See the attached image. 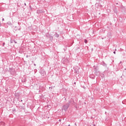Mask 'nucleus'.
I'll list each match as a JSON object with an SVG mask.
<instances>
[{
	"label": "nucleus",
	"instance_id": "f257e3e1",
	"mask_svg": "<svg viewBox=\"0 0 126 126\" xmlns=\"http://www.w3.org/2000/svg\"><path fill=\"white\" fill-rule=\"evenodd\" d=\"M80 68H79V67H78V66H76V67H74L73 69L74 70L75 73H76V74H78V73H79V69H80Z\"/></svg>",
	"mask_w": 126,
	"mask_h": 126
},
{
	"label": "nucleus",
	"instance_id": "f03ea898",
	"mask_svg": "<svg viewBox=\"0 0 126 126\" xmlns=\"http://www.w3.org/2000/svg\"><path fill=\"white\" fill-rule=\"evenodd\" d=\"M69 104H71L72 106H75V107L76 108V104L75 102H74V101L73 100V99L71 98L70 100H69Z\"/></svg>",
	"mask_w": 126,
	"mask_h": 126
},
{
	"label": "nucleus",
	"instance_id": "7ed1b4c3",
	"mask_svg": "<svg viewBox=\"0 0 126 126\" xmlns=\"http://www.w3.org/2000/svg\"><path fill=\"white\" fill-rule=\"evenodd\" d=\"M69 107V103H66L65 105H64L63 106V110H64V111H66L68 109Z\"/></svg>",
	"mask_w": 126,
	"mask_h": 126
},
{
	"label": "nucleus",
	"instance_id": "20e7f679",
	"mask_svg": "<svg viewBox=\"0 0 126 126\" xmlns=\"http://www.w3.org/2000/svg\"><path fill=\"white\" fill-rule=\"evenodd\" d=\"M36 12L37 13H44L45 11L42 10H37Z\"/></svg>",
	"mask_w": 126,
	"mask_h": 126
},
{
	"label": "nucleus",
	"instance_id": "39448f33",
	"mask_svg": "<svg viewBox=\"0 0 126 126\" xmlns=\"http://www.w3.org/2000/svg\"><path fill=\"white\" fill-rule=\"evenodd\" d=\"M55 37H56V38H59V37H60V35L59 34H58V33H56L54 34Z\"/></svg>",
	"mask_w": 126,
	"mask_h": 126
},
{
	"label": "nucleus",
	"instance_id": "423d86ee",
	"mask_svg": "<svg viewBox=\"0 0 126 126\" xmlns=\"http://www.w3.org/2000/svg\"><path fill=\"white\" fill-rule=\"evenodd\" d=\"M102 65H103V66H107V64L106 63L103 62Z\"/></svg>",
	"mask_w": 126,
	"mask_h": 126
},
{
	"label": "nucleus",
	"instance_id": "0eeeda50",
	"mask_svg": "<svg viewBox=\"0 0 126 126\" xmlns=\"http://www.w3.org/2000/svg\"><path fill=\"white\" fill-rule=\"evenodd\" d=\"M22 82H26L27 81L26 78H24L22 80Z\"/></svg>",
	"mask_w": 126,
	"mask_h": 126
},
{
	"label": "nucleus",
	"instance_id": "6e6552de",
	"mask_svg": "<svg viewBox=\"0 0 126 126\" xmlns=\"http://www.w3.org/2000/svg\"><path fill=\"white\" fill-rule=\"evenodd\" d=\"M114 11V12H115V13H117V12H118V11H117V8H115Z\"/></svg>",
	"mask_w": 126,
	"mask_h": 126
},
{
	"label": "nucleus",
	"instance_id": "1a4fd4ad",
	"mask_svg": "<svg viewBox=\"0 0 126 126\" xmlns=\"http://www.w3.org/2000/svg\"><path fill=\"white\" fill-rule=\"evenodd\" d=\"M85 44H87V43L88 42V41H87V39H85V41H84Z\"/></svg>",
	"mask_w": 126,
	"mask_h": 126
},
{
	"label": "nucleus",
	"instance_id": "9d476101",
	"mask_svg": "<svg viewBox=\"0 0 126 126\" xmlns=\"http://www.w3.org/2000/svg\"><path fill=\"white\" fill-rule=\"evenodd\" d=\"M4 45H5V43L4 42L3 43V45H2L3 47H4Z\"/></svg>",
	"mask_w": 126,
	"mask_h": 126
},
{
	"label": "nucleus",
	"instance_id": "9b49d317",
	"mask_svg": "<svg viewBox=\"0 0 126 126\" xmlns=\"http://www.w3.org/2000/svg\"><path fill=\"white\" fill-rule=\"evenodd\" d=\"M11 43H13V42H14V40H11Z\"/></svg>",
	"mask_w": 126,
	"mask_h": 126
},
{
	"label": "nucleus",
	"instance_id": "f8f14e48",
	"mask_svg": "<svg viewBox=\"0 0 126 126\" xmlns=\"http://www.w3.org/2000/svg\"><path fill=\"white\" fill-rule=\"evenodd\" d=\"M50 38L53 39V36H50Z\"/></svg>",
	"mask_w": 126,
	"mask_h": 126
},
{
	"label": "nucleus",
	"instance_id": "ddd939ff",
	"mask_svg": "<svg viewBox=\"0 0 126 126\" xmlns=\"http://www.w3.org/2000/svg\"><path fill=\"white\" fill-rule=\"evenodd\" d=\"M14 43H15V44H17V42L16 41H15V40H14Z\"/></svg>",
	"mask_w": 126,
	"mask_h": 126
},
{
	"label": "nucleus",
	"instance_id": "4468645a",
	"mask_svg": "<svg viewBox=\"0 0 126 126\" xmlns=\"http://www.w3.org/2000/svg\"><path fill=\"white\" fill-rule=\"evenodd\" d=\"M2 21H4V19L3 18V19H2Z\"/></svg>",
	"mask_w": 126,
	"mask_h": 126
},
{
	"label": "nucleus",
	"instance_id": "2eb2a0df",
	"mask_svg": "<svg viewBox=\"0 0 126 126\" xmlns=\"http://www.w3.org/2000/svg\"><path fill=\"white\" fill-rule=\"evenodd\" d=\"M1 26V24L0 22V27Z\"/></svg>",
	"mask_w": 126,
	"mask_h": 126
},
{
	"label": "nucleus",
	"instance_id": "dca6fc26",
	"mask_svg": "<svg viewBox=\"0 0 126 126\" xmlns=\"http://www.w3.org/2000/svg\"><path fill=\"white\" fill-rule=\"evenodd\" d=\"M113 54H116V51H114V52H113Z\"/></svg>",
	"mask_w": 126,
	"mask_h": 126
},
{
	"label": "nucleus",
	"instance_id": "f3484780",
	"mask_svg": "<svg viewBox=\"0 0 126 126\" xmlns=\"http://www.w3.org/2000/svg\"><path fill=\"white\" fill-rule=\"evenodd\" d=\"M28 57H29L28 55L26 56V58H28Z\"/></svg>",
	"mask_w": 126,
	"mask_h": 126
},
{
	"label": "nucleus",
	"instance_id": "a211bd4d",
	"mask_svg": "<svg viewBox=\"0 0 126 126\" xmlns=\"http://www.w3.org/2000/svg\"><path fill=\"white\" fill-rule=\"evenodd\" d=\"M59 121H60V122H62V120L60 119V120H59Z\"/></svg>",
	"mask_w": 126,
	"mask_h": 126
},
{
	"label": "nucleus",
	"instance_id": "6ab92c4d",
	"mask_svg": "<svg viewBox=\"0 0 126 126\" xmlns=\"http://www.w3.org/2000/svg\"><path fill=\"white\" fill-rule=\"evenodd\" d=\"M34 65L35 66H36V64H34Z\"/></svg>",
	"mask_w": 126,
	"mask_h": 126
},
{
	"label": "nucleus",
	"instance_id": "aec40b11",
	"mask_svg": "<svg viewBox=\"0 0 126 126\" xmlns=\"http://www.w3.org/2000/svg\"><path fill=\"white\" fill-rule=\"evenodd\" d=\"M74 84H76V82H74Z\"/></svg>",
	"mask_w": 126,
	"mask_h": 126
},
{
	"label": "nucleus",
	"instance_id": "412c9836",
	"mask_svg": "<svg viewBox=\"0 0 126 126\" xmlns=\"http://www.w3.org/2000/svg\"><path fill=\"white\" fill-rule=\"evenodd\" d=\"M25 5H26V3H25Z\"/></svg>",
	"mask_w": 126,
	"mask_h": 126
},
{
	"label": "nucleus",
	"instance_id": "4be33fe9",
	"mask_svg": "<svg viewBox=\"0 0 126 126\" xmlns=\"http://www.w3.org/2000/svg\"><path fill=\"white\" fill-rule=\"evenodd\" d=\"M95 126V124H94L93 126Z\"/></svg>",
	"mask_w": 126,
	"mask_h": 126
},
{
	"label": "nucleus",
	"instance_id": "5701e85b",
	"mask_svg": "<svg viewBox=\"0 0 126 126\" xmlns=\"http://www.w3.org/2000/svg\"><path fill=\"white\" fill-rule=\"evenodd\" d=\"M120 63H122V62H120Z\"/></svg>",
	"mask_w": 126,
	"mask_h": 126
},
{
	"label": "nucleus",
	"instance_id": "b1692460",
	"mask_svg": "<svg viewBox=\"0 0 126 126\" xmlns=\"http://www.w3.org/2000/svg\"><path fill=\"white\" fill-rule=\"evenodd\" d=\"M68 126H70V125H69Z\"/></svg>",
	"mask_w": 126,
	"mask_h": 126
},
{
	"label": "nucleus",
	"instance_id": "393cba45",
	"mask_svg": "<svg viewBox=\"0 0 126 126\" xmlns=\"http://www.w3.org/2000/svg\"><path fill=\"white\" fill-rule=\"evenodd\" d=\"M115 51H117V49H115Z\"/></svg>",
	"mask_w": 126,
	"mask_h": 126
}]
</instances>
